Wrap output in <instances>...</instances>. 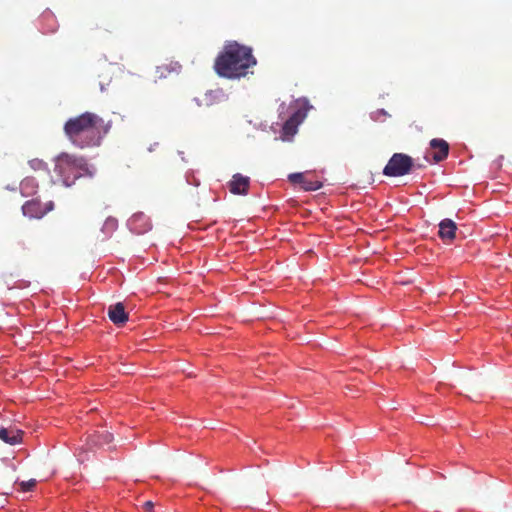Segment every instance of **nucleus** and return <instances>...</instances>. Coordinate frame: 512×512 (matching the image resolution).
<instances>
[{
  "mask_svg": "<svg viewBox=\"0 0 512 512\" xmlns=\"http://www.w3.org/2000/svg\"><path fill=\"white\" fill-rule=\"evenodd\" d=\"M256 63L251 48L237 42H229L216 57L214 70L220 77L239 79L245 77Z\"/></svg>",
  "mask_w": 512,
  "mask_h": 512,
  "instance_id": "f03ea898",
  "label": "nucleus"
},
{
  "mask_svg": "<svg viewBox=\"0 0 512 512\" xmlns=\"http://www.w3.org/2000/svg\"><path fill=\"white\" fill-rule=\"evenodd\" d=\"M117 228V220L114 219V218H108L105 223H104V226H103V229L105 231H114L115 229Z\"/></svg>",
  "mask_w": 512,
  "mask_h": 512,
  "instance_id": "a211bd4d",
  "label": "nucleus"
},
{
  "mask_svg": "<svg viewBox=\"0 0 512 512\" xmlns=\"http://www.w3.org/2000/svg\"><path fill=\"white\" fill-rule=\"evenodd\" d=\"M53 209V203H41L38 199L26 201L22 206V212L29 218H42L45 214Z\"/></svg>",
  "mask_w": 512,
  "mask_h": 512,
  "instance_id": "423d86ee",
  "label": "nucleus"
},
{
  "mask_svg": "<svg viewBox=\"0 0 512 512\" xmlns=\"http://www.w3.org/2000/svg\"><path fill=\"white\" fill-rule=\"evenodd\" d=\"M0 439L7 444L15 445L22 440V432L15 428H1Z\"/></svg>",
  "mask_w": 512,
  "mask_h": 512,
  "instance_id": "9b49d317",
  "label": "nucleus"
},
{
  "mask_svg": "<svg viewBox=\"0 0 512 512\" xmlns=\"http://www.w3.org/2000/svg\"><path fill=\"white\" fill-rule=\"evenodd\" d=\"M28 165L34 171H46V172L49 171L48 164L39 158H34V159L29 160Z\"/></svg>",
  "mask_w": 512,
  "mask_h": 512,
  "instance_id": "2eb2a0df",
  "label": "nucleus"
},
{
  "mask_svg": "<svg viewBox=\"0 0 512 512\" xmlns=\"http://www.w3.org/2000/svg\"><path fill=\"white\" fill-rule=\"evenodd\" d=\"M413 167V159L409 155L395 153L384 167L383 174L390 177L404 176L410 173Z\"/></svg>",
  "mask_w": 512,
  "mask_h": 512,
  "instance_id": "20e7f679",
  "label": "nucleus"
},
{
  "mask_svg": "<svg viewBox=\"0 0 512 512\" xmlns=\"http://www.w3.org/2000/svg\"><path fill=\"white\" fill-rule=\"evenodd\" d=\"M301 187L305 191H316L322 187V183L319 181H311L305 178Z\"/></svg>",
  "mask_w": 512,
  "mask_h": 512,
  "instance_id": "dca6fc26",
  "label": "nucleus"
},
{
  "mask_svg": "<svg viewBox=\"0 0 512 512\" xmlns=\"http://www.w3.org/2000/svg\"><path fill=\"white\" fill-rule=\"evenodd\" d=\"M387 116H389V115L384 109H378L372 113V119L375 121L380 120L381 117H387Z\"/></svg>",
  "mask_w": 512,
  "mask_h": 512,
  "instance_id": "aec40b11",
  "label": "nucleus"
},
{
  "mask_svg": "<svg viewBox=\"0 0 512 512\" xmlns=\"http://www.w3.org/2000/svg\"><path fill=\"white\" fill-rule=\"evenodd\" d=\"M250 186V179L242 174H234L228 183L229 191L235 195H246Z\"/></svg>",
  "mask_w": 512,
  "mask_h": 512,
  "instance_id": "0eeeda50",
  "label": "nucleus"
},
{
  "mask_svg": "<svg viewBox=\"0 0 512 512\" xmlns=\"http://www.w3.org/2000/svg\"><path fill=\"white\" fill-rule=\"evenodd\" d=\"M36 485L35 479H30L28 481H22L19 483L20 489L23 492L31 491Z\"/></svg>",
  "mask_w": 512,
  "mask_h": 512,
  "instance_id": "f3484780",
  "label": "nucleus"
},
{
  "mask_svg": "<svg viewBox=\"0 0 512 512\" xmlns=\"http://www.w3.org/2000/svg\"><path fill=\"white\" fill-rule=\"evenodd\" d=\"M20 192L22 196L29 197L36 194L38 189V182L34 177H25L20 183Z\"/></svg>",
  "mask_w": 512,
  "mask_h": 512,
  "instance_id": "f8f14e48",
  "label": "nucleus"
},
{
  "mask_svg": "<svg viewBox=\"0 0 512 512\" xmlns=\"http://www.w3.org/2000/svg\"><path fill=\"white\" fill-rule=\"evenodd\" d=\"M181 66L178 63L162 64L156 67L155 73L156 78H166L168 75L174 72H178Z\"/></svg>",
  "mask_w": 512,
  "mask_h": 512,
  "instance_id": "ddd939ff",
  "label": "nucleus"
},
{
  "mask_svg": "<svg viewBox=\"0 0 512 512\" xmlns=\"http://www.w3.org/2000/svg\"><path fill=\"white\" fill-rule=\"evenodd\" d=\"M113 440V435L108 431H103L101 433H98L96 435L90 436L89 441L93 443V445L96 446H102L104 444H109Z\"/></svg>",
  "mask_w": 512,
  "mask_h": 512,
  "instance_id": "4468645a",
  "label": "nucleus"
},
{
  "mask_svg": "<svg viewBox=\"0 0 512 512\" xmlns=\"http://www.w3.org/2000/svg\"><path fill=\"white\" fill-rule=\"evenodd\" d=\"M110 128V123L97 114L85 112L68 119L63 129L71 143L83 149L99 146Z\"/></svg>",
  "mask_w": 512,
  "mask_h": 512,
  "instance_id": "f257e3e1",
  "label": "nucleus"
},
{
  "mask_svg": "<svg viewBox=\"0 0 512 512\" xmlns=\"http://www.w3.org/2000/svg\"><path fill=\"white\" fill-rule=\"evenodd\" d=\"M153 507H154V504H153V502H151V501H146V502L143 504V509H144L145 511H147V512H151V511H152V509H153Z\"/></svg>",
  "mask_w": 512,
  "mask_h": 512,
  "instance_id": "412c9836",
  "label": "nucleus"
},
{
  "mask_svg": "<svg viewBox=\"0 0 512 512\" xmlns=\"http://www.w3.org/2000/svg\"><path fill=\"white\" fill-rule=\"evenodd\" d=\"M431 149L435 150L433 154V160L435 163H439L445 160L449 154V144L444 139L434 138L430 141Z\"/></svg>",
  "mask_w": 512,
  "mask_h": 512,
  "instance_id": "1a4fd4ad",
  "label": "nucleus"
},
{
  "mask_svg": "<svg viewBox=\"0 0 512 512\" xmlns=\"http://www.w3.org/2000/svg\"><path fill=\"white\" fill-rule=\"evenodd\" d=\"M457 226L451 219H444L439 223V237L442 240L452 241L456 237Z\"/></svg>",
  "mask_w": 512,
  "mask_h": 512,
  "instance_id": "9d476101",
  "label": "nucleus"
},
{
  "mask_svg": "<svg viewBox=\"0 0 512 512\" xmlns=\"http://www.w3.org/2000/svg\"><path fill=\"white\" fill-rule=\"evenodd\" d=\"M107 314L116 326H123L128 321V313H126L125 307L121 302L110 305Z\"/></svg>",
  "mask_w": 512,
  "mask_h": 512,
  "instance_id": "6e6552de",
  "label": "nucleus"
},
{
  "mask_svg": "<svg viewBox=\"0 0 512 512\" xmlns=\"http://www.w3.org/2000/svg\"><path fill=\"white\" fill-rule=\"evenodd\" d=\"M306 116L307 111L305 109L297 108L294 110L282 126V138L288 139L293 137L298 131V126L303 122Z\"/></svg>",
  "mask_w": 512,
  "mask_h": 512,
  "instance_id": "39448f33",
  "label": "nucleus"
},
{
  "mask_svg": "<svg viewBox=\"0 0 512 512\" xmlns=\"http://www.w3.org/2000/svg\"><path fill=\"white\" fill-rule=\"evenodd\" d=\"M87 171V162L83 157L63 152L54 159V172L65 186H71Z\"/></svg>",
  "mask_w": 512,
  "mask_h": 512,
  "instance_id": "7ed1b4c3",
  "label": "nucleus"
},
{
  "mask_svg": "<svg viewBox=\"0 0 512 512\" xmlns=\"http://www.w3.org/2000/svg\"><path fill=\"white\" fill-rule=\"evenodd\" d=\"M289 180L292 183L300 184L302 186L303 181L305 180V176L303 173H293L289 175Z\"/></svg>",
  "mask_w": 512,
  "mask_h": 512,
  "instance_id": "6ab92c4d",
  "label": "nucleus"
}]
</instances>
